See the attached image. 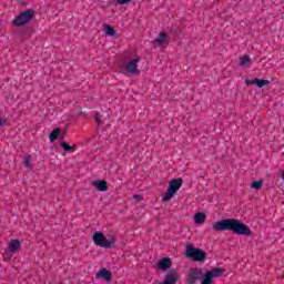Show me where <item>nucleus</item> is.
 <instances>
[{"instance_id":"1","label":"nucleus","mask_w":284,"mask_h":284,"mask_svg":"<svg viewBox=\"0 0 284 284\" xmlns=\"http://www.w3.org/2000/svg\"><path fill=\"white\" fill-rule=\"evenodd\" d=\"M212 227L215 232L227 231L233 232V234H237V236H252V230L250 226L236 219L220 220L213 224Z\"/></svg>"},{"instance_id":"2","label":"nucleus","mask_w":284,"mask_h":284,"mask_svg":"<svg viewBox=\"0 0 284 284\" xmlns=\"http://www.w3.org/2000/svg\"><path fill=\"white\" fill-rule=\"evenodd\" d=\"M185 256L191 258L194 263H203L207 258V253L202 248L194 247V244L186 243Z\"/></svg>"},{"instance_id":"3","label":"nucleus","mask_w":284,"mask_h":284,"mask_svg":"<svg viewBox=\"0 0 284 284\" xmlns=\"http://www.w3.org/2000/svg\"><path fill=\"white\" fill-rule=\"evenodd\" d=\"M94 245H98V247H104L105 250H110V247H114V243H116V239L114 237H105V234L103 232L98 231L92 236Z\"/></svg>"},{"instance_id":"4","label":"nucleus","mask_w":284,"mask_h":284,"mask_svg":"<svg viewBox=\"0 0 284 284\" xmlns=\"http://www.w3.org/2000/svg\"><path fill=\"white\" fill-rule=\"evenodd\" d=\"M183 185V179H173L169 182V187L166 190V193L164 194L162 201L163 203H168L174 199V195L179 190H181V186Z\"/></svg>"},{"instance_id":"5","label":"nucleus","mask_w":284,"mask_h":284,"mask_svg":"<svg viewBox=\"0 0 284 284\" xmlns=\"http://www.w3.org/2000/svg\"><path fill=\"white\" fill-rule=\"evenodd\" d=\"M34 19V9H28L22 11L18 17L13 20V26L16 28H21L23 26H28L30 21Z\"/></svg>"},{"instance_id":"6","label":"nucleus","mask_w":284,"mask_h":284,"mask_svg":"<svg viewBox=\"0 0 284 284\" xmlns=\"http://www.w3.org/2000/svg\"><path fill=\"white\" fill-rule=\"evenodd\" d=\"M202 276H203V270L202 268H190L187 283L189 284H195L196 281L202 280Z\"/></svg>"},{"instance_id":"7","label":"nucleus","mask_w":284,"mask_h":284,"mask_svg":"<svg viewBox=\"0 0 284 284\" xmlns=\"http://www.w3.org/2000/svg\"><path fill=\"white\" fill-rule=\"evenodd\" d=\"M139 59H132L131 61H129L126 63V72H129V74H133V75H136V74H141V70H139Z\"/></svg>"},{"instance_id":"8","label":"nucleus","mask_w":284,"mask_h":284,"mask_svg":"<svg viewBox=\"0 0 284 284\" xmlns=\"http://www.w3.org/2000/svg\"><path fill=\"white\" fill-rule=\"evenodd\" d=\"M172 267V260L170 257H163L160 260L155 266V270H161L162 272H168Z\"/></svg>"},{"instance_id":"9","label":"nucleus","mask_w":284,"mask_h":284,"mask_svg":"<svg viewBox=\"0 0 284 284\" xmlns=\"http://www.w3.org/2000/svg\"><path fill=\"white\" fill-rule=\"evenodd\" d=\"M244 83L246 85H256L257 88H265V85H270V80H261L258 78H255L253 80L246 79Z\"/></svg>"},{"instance_id":"10","label":"nucleus","mask_w":284,"mask_h":284,"mask_svg":"<svg viewBox=\"0 0 284 284\" xmlns=\"http://www.w3.org/2000/svg\"><path fill=\"white\" fill-rule=\"evenodd\" d=\"M97 278H103V281L110 283V281H112V272L106 268H102L97 273Z\"/></svg>"},{"instance_id":"11","label":"nucleus","mask_w":284,"mask_h":284,"mask_svg":"<svg viewBox=\"0 0 284 284\" xmlns=\"http://www.w3.org/2000/svg\"><path fill=\"white\" fill-rule=\"evenodd\" d=\"M92 185H94L99 192H108V181L105 180L93 181Z\"/></svg>"},{"instance_id":"12","label":"nucleus","mask_w":284,"mask_h":284,"mask_svg":"<svg viewBox=\"0 0 284 284\" xmlns=\"http://www.w3.org/2000/svg\"><path fill=\"white\" fill-rule=\"evenodd\" d=\"M168 43V33L165 32H160L158 38L153 41V45H165Z\"/></svg>"},{"instance_id":"13","label":"nucleus","mask_w":284,"mask_h":284,"mask_svg":"<svg viewBox=\"0 0 284 284\" xmlns=\"http://www.w3.org/2000/svg\"><path fill=\"white\" fill-rule=\"evenodd\" d=\"M20 247H21V241L14 239L9 242V252H11V254L19 252Z\"/></svg>"},{"instance_id":"14","label":"nucleus","mask_w":284,"mask_h":284,"mask_svg":"<svg viewBox=\"0 0 284 284\" xmlns=\"http://www.w3.org/2000/svg\"><path fill=\"white\" fill-rule=\"evenodd\" d=\"M205 219H207V215L203 212H197L194 215V223L195 225H203L205 223Z\"/></svg>"},{"instance_id":"15","label":"nucleus","mask_w":284,"mask_h":284,"mask_svg":"<svg viewBox=\"0 0 284 284\" xmlns=\"http://www.w3.org/2000/svg\"><path fill=\"white\" fill-rule=\"evenodd\" d=\"M213 275L210 271L205 272L204 274H202V282L201 284H212L214 283V280H213Z\"/></svg>"},{"instance_id":"16","label":"nucleus","mask_w":284,"mask_h":284,"mask_svg":"<svg viewBox=\"0 0 284 284\" xmlns=\"http://www.w3.org/2000/svg\"><path fill=\"white\" fill-rule=\"evenodd\" d=\"M225 268H221V267H215L211 271H209V273H211V275H213V278H221V276H223V274H225Z\"/></svg>"},{"instance_id":"17","label":"nucleus","mask_w":284,"mask_h":284,"mask_svg":"<svg viewBox=\"0 0 284 284\" xmlns=\"http://www.w3.org/2000/svg\"><path fill=\"white\" fill-rule=\"evenodd\" d=\"M104 32H105V37H113V39H116V31L112 26L104 24Z\"/></svg>"},{"instance_id":"18","label":"nucleus","mask_w":284,"mask_h":284,"mask_svg":"<svg viewBox=\"0 0 284 284\" xmlns=\"http://www.w3.org/2000/svg\"><path fill=\"white\" fill-rule=\"evenodd\" d=\"M59 136H61V129L60 128H55L50 134H49V141L51 143H54L55 139H59Z\"/></svg>"},{"instance_id":"19","label":"nucleus","mask_w":284,"mask_h":284,"mask_svg":"<svg viewBox=\"0 0 284 284\" xmlns=\"http://www.w3.org/2000/svg\"><path fill=\"white\" fill-rule=\"evenodd\" d=\"M240 65H242L243 68L247 67V65H252V59H250V55H244L240 59Z\"/></svg>"},{"instance_id":"20","label":"nucleus","mask_w":284,"mask_h":284,"mask_svg":"<svg viewBox=\"0 0 284 284\" xmlns=\"http://www.w3.org/2000/svg\"><path fill=\"white\" fill-rule=\"evenodd\" d=\"M60 145H61L62 150H64V152H68V153L72 152V150H74V144H73V146H72V145H70V144H69L68 142H65V141H62V142L60 143Z\"/></svg>"},{"instance_id":"21","label":"nucleus","mask_w":284,"mask_h":284,"mask_svg":"<svg viewBox=\"0 0 284 284\" xmlns=\"http://www.w3.org/2000/svg\"><path fill=\"white\" fill-rule=\"evenodd\" d=\"M93 119L95 120L98 128H101L103 125V120H101V113L95 112L93 114Z\"/></svg>"},{"instance_id":"22","label":"nucleus","mask_w":284,"mask_h":284,"mask_svg":"<svg viewBox=\"0 0 284 284\" xmlns=\"http://www.w3.org/2000/svg\"><path fill=\"white\" fill-rule=\"evenodd\" d=\"M251 187L253 190H261V187H263V180L253 181Z\"/></svg>"},{"instance_id":"23","label":"nucleus","mask_w":284,"mask_h":284,"mask_svg":"<svg viewBox=\"0 0 284 284\" xmlns=\"http://www.w3.org/2000/svg\"><path fill=\"white\" fill-rule=\"evenodd\" d=\"M32 161V156L30 154L24 156L23 165L24 168H30V162Z\"/></svg>"},{"instance_id":"24","label":"nucleus","mask_w":284,"mask_h":284,"mask_svg":"<svg viewBox=\"0 0 284 284\" xmlns=\"http://www.w3.org/2000/svg\"><path fill=\"white\" fill-rule=\"evenodd\" d=\"M133 199L134 201H136V203H141V201H143V196H141L140 194H134Z\"/></svg>"},{"instance_id":"25","label":"nucleus","mask_w":284,"mask_h":284,"mask_svg":"<svg viewBox=\"0 0 284 284\" xmlns=\"http://www.w3.org/2000/svg\"><path fill=\"white\" fill-rule=\"evenodd\" d=\"M132 0H118V3H120V6H125L128 3H130Z\"/></svg>"},{"instance_id":"26","label":"nucleus","mask_w":284,"mask_h":284,"mask_svg":"<svg viewBox=\"0 0 284 284\" xmlns=\"http://www.w3.org/2000/svg\"><path fill=\"white\" fill-rule=\"evenodd\" d=\"M6 123H7V121H6V120L0 119V126H3Z\"/></svg>"},{"instance_id":"27","label":"nucleus","mask_w":284,"mask_h":284,"mask_svg":"<svg viewBox=\"0 0 284 284\" xmlns=\"http://www.w3.org/2000/svg\"><path fill=\"white\" fill-rule=\"evenodd\" d=\"M61 136H65V131L61 134Z\"/></svg>"}]
</instances>
